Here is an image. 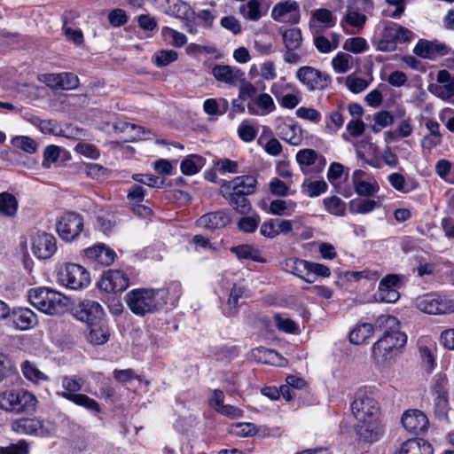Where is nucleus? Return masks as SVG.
<instances>
[{"label":"nucleus","mask_w":454,"mask_h":454,"mask_svg":"<svg viewBox=\"0 0 454 454\" xmlns=\"http://www.w3.org/2000/svg\"><path fill=\"white\" fill-rule=\"evenodd\" d=\"M351 411L357 423V435L365 442H376L382 434L378 402L366 393L359 391L351 403Z\"/></svg>","instance_id":"obj_1"},{"label":"nucleus","mask_w":454,"mask_h":454,"mask_svg":"<svg viewBox=\"0 0 454 454\" xmlns=\"http://www.w3.org/2000/svg\"><path fill=\"white\" fill-rule=\"evenodd\" d=\"M376 326L385 329L384 335L372 346V357L380 364L392 360L402 348L407 336L399 330V321L394 316L381 315L376 320Z\"/></svg>","instance_id":"obj_2"},{"label":"nucleus","mask_w":454,"mask_h":454,"mask_svg":"<svg viewBox=\"0 0 454 454\" xmlns=\"http://www.w3.org/2000/svg\"><path fill=\"white\" fill-rule=\"evenodd\" d=\"M257 180L254 176H239L231 181H223L221 184L220 194L229 205L238 213L247 215L251 210L247 195L256 190Z\"/></svg>","instance_id":"obj_3"},{"label":"nucleus","mask_w":454,"mask_h":454,"mask_svg":"<svg viewBox=\"0 0 454 454\" xmlns=\"http://www.w3.org/2000/svg\"><path fill=\"white\" fill-rule=\"evenodd\" d=\"M168 291L154 288H136L128 292L125 301L130 311L139 317L159 311L167 304Z\"/></svg>","instance_id":"obj_4"},{"label":"nucleus","mask_w":454,"mask_h":454,"mask_svg":"<svg viewBox=\"0 0 454 454\" xmlns=\"http://www.w3.org/2000/svg\"><path fill=\"white\" fill-rule=\"evenodd\" d=\"M28 300L35 308L48 315L62 313L67 304L66 296L46 287L30 289Z\"/></svg>","instance_id":"obj_5"},{"label":"nucleus","mask_w":454,"mask_h":454,"mask_svg":"<svg viewBox=\"0 0 454 454\" xmlns=\"http://www.w3.org/2000/svg\"><path fill=\"white\" fill-rule=\"evenodd\" d=\"M36 397L25 389H11L0 393V409L15 414L35 411Z\"/></svg>","instance_id":"obj_6"},{"label":"nucleus","mask_w":454,"mask_h":454,"mask_svg":"<svg viewBox=\"0 0 454 454\" xmlns=\"http://www.w3.org/2000/svg\"><path fill=\"white\" fill-rule=\"evenodd\" d=\"M412 37L413 33L408 28L396 23H390L383 28L380 38L376 43V48L380 51H394L399 43L410 42Z\"/></svg>","instance_id":"obj_7"},{"label":"nucleus","mask_w":454,"mask_h":454,"mask_svg":"<svg viewBox=\"0 0 454 454\" xmlns=\"http://www.w3.org/2000/svg\"><path fill=\"white\" fill-rule=\"evenodd\" d=\"M417 308L427 314L442 315L454 312V301L437 294H427L416 300Z\"/></svg>","instance_id":"obj_8"},{"label":"nucleus","mask_w":454,"mask_h":454,"mask_svg":"<svg viewBox=\"0 0 454 454\" xmlns=\"http://www.w3.org/2000/svg\"><path fill=\"white\" fill-rule=\"evenodd\" d=\"M59 281L67 287L74 290L89 286L90 278L89 272L81 265L67 263L59 272Z\"/></svg>","instance_id":"obj_9"},{"label":"nucleus","mask_w":454,"mask_h":454,"mask_svg":"<svg viewBox=\"0 0 454 454\" xmlns=\"http://www.w3.org/2000/svg\"><path fill=\"white\" fill-rule=\"evenodd\" d=\"M83 229V218L77 213L67 212L60 216L57 223V231L66 241L74 240Z\"/></svg>","instance_id":"obj_10"},{"label":"nucleus","mask_w":454,"mask_h":454,"mask_svg":"<svg viewBox=\"0 0 454 454\" xmlns=\"http://www.w3.org/2000/svg\"><path fill=\"white\" fill-rule=\"evenodd\" d=\"M296 77L309 90H324L332 81L328 74L309 66L300 67L296 72Z\"/></svg>","instance_id":"obj_11"},{"label":"nucleus","mask_w":454,"mask_h":454,"mask_svg":"<svg viewBox=\"0 0 454 454\" xmlns=\"http://www.w3.org/2000/svg\"><path fill=\"white\" fill-rule=\"evenodd\" d=\"M73 316L88 325L102 321L104 310L99 302L92 300H83L72 308Z\"/></svg>","instance_id":"obj_12"},{"label":"nucleus","mask_w":454,"mask_h":454,"mask_svg":"<svg viewBox=\"0 0 454 454\" xmlns=\"http://www.w3.org/2000/svg\"><path fill=\"white\" fill-rule=\"evenodd\" d=\"M428 90L444 101H454V76L447 70H440L436 82L430 84Z\"/></svg>","instance_id":"obj_13"},{"label":"nucleus","mask_w":454,"mask_h":454,"mask_svg":"<svg viewBox=\"0 0 454 454\" xmlns=\"http://www.w3.org/2000/svg\"><path fill=\"white\" fill-rule=\"evenodd\" d=\"M129 286V277L120 270H108L103 273L98 283L101 290L107 293H121Z\"/></svg>","instance_id":"obj_14"},{"label":"nucleus","mask_w":454,"mask_h":454,"mask_svg":"<svg viewBox=\"0 0 454 454\" xmlns=\"http://www.w3.org/2000/svg\"><path fill=\"white\" fill-rule=\"evenodd\" d=\"M296 160L305 175L310 170L316 173L321 172L326 164L325 158L313 149L300 150L296 154Z\"/></svg>","instance_id":"obj_15"},{"label":"nucleus","mask_w":454,"mask_h":454,"mask_svg":"<svg viewBox=\"0 0 454 454\" xmlns=\"http://www.w3.org/2000/svg\"><path fill=\"white\" fill-rule=\"evenodd\" d=\"M57 250L56 239L53 235L40 232L32 239V252L40 260L51 258Z\"/></svg>","instance_id":"obj_16"},{"label":"nucleus","mask_w":454,"mask_h":454,"mask_svg":"<svg viewBox=\"0 0 454 454\" xmlns=\"http://www.w3.org/2000/svg\"><path fill=\"white\" fill-rule=\"evenodd\" d=\"M401 422L407 432L415 435L424 433L429 424L426 414L417 409H411L404 411Z\"/></svg>","instance_id":"obj_17"},{"label":"nucleus","mask_w":454,"mask_h":454,"mask_svg":"<svg viewBox=\"0 0 454 454\" xmlns=\"http://www.w3.org/2000/svg\"><path fill=\"white\" fill-rule=\"evenodd\" d=\"M271 17L276 21L296 24L300 20L299 4L292 0L278 3L273 7Z\"/></svg>","instance_id":"obj_18"},{"label":"nucleus","mask_w":454,"mask_h":454,"mask_svg":"<svg viewBox=\"0 0 454 454\" xmlns=\"http://www.w3.org/2000/svg\"><path fill=\"white\" fill-rule=\"evenodd\" d=\"M450 51V48L447 44L438 41L420 40L414 48L415 54L428 59H435Z\"/></svg>","instance_id":"obj_19"},{"label":"nucleus","mask_w":454,"mask_h":454,"mask_svg":"<svg viewBox=\"0 0 454 454\" xmlns=\"http://www.w3.org/2000/svg\"><path fill=\"white\" fill-rule=\"evenodd\" d=\"M231 221V216L226 211L218 210L203 215L198 219L197 224L208 231H215L224 228Z\"/></svg>","instance_id":"obj_20"},{"label":"nucleus","mask_w":454,"mask_h":454,"mask_svg":"<svg viewBox=\"0 0 454 454\" xmlns=\"http://www.w3.org/2000/svg\"><path fill=\"white\" fill-rule=\"evenodd\" d=\"M212 74L218 82L231 86H237L243 80V76H245V73L239 67L228 65L215 66Z\"/></svg>","instance_id":"obj_21"},{"label":"nucleus","mask_w":454,"mask_h":454,"mask_svg":"<svg viewBox=\"0 0 454 454\" xmlns=\"http://www.w3.org/2000/svg\"><path fill=\"white\" fill-rule=\"evenodd\" d=\"M445 380L437 381L434 391L436 395L434 398V414L440 420H448V412L450 411L449 398L444 387Z\"/></svg>","instance_id":"obj_22"},{"label":"nucleus","mask_w":454,"mask_h":454,"mask_svg":"<svg viewBox=\"0 0 454 454\" xmlns=\"http://www.w3.org/2000/svg\"><path fill=\"white\" fill-rule=\"evenodd\" d=\"M86 257L102 265L109 266L115 259V252L104 244L95 245L84 250Z\"/></svg>","instance_id":"obj_23"},{"label":"nucleus","mask_w":454,"mask_h":454,"mask_svg":"<svg viewBox=\"0 0 454 454\" xmlns=\"http://www.w3.org/2000/svg\"><path fill=\"white\" fill-rule=\"evenodd\" d=\"M111 336L109 325L104 322H98L88 325L86 340L93 346H99L106 343Z\"/></svg>","instance_id":"obj_24"},{"label":"nucleus","mask_w":454,"mask_h":454,"mask_svg":"<svg viewBox=\"0 0 454 454\" xmlns=\"http://www.w3.org/2000/svg\"><path fill=\"white\" fill-rule=\"evenodd\" d=\"M318 23L323 24L325 28H329L335 25L336 19L331 11L325 8H319L311 12V18L309 25L313 33L319 32Z\"/></svg>","instance_id":"obj_25"},{"label":"nucleus","mask_w":454,"mask_h":454,"mask_svg":"<svg viewBox=\"0 0 454 454\" xmlns=\"http://www.w3.org/2000/svg\"><path fill=\"white\" fill-rule=\"evenodd\" d=\"M278 135L284 141L292 145H300L302 142V130L300 126L293 123H282L278 126Z\"/></svg>","instance_id":"obj_26"},{"label":"nucleus","mask_w":454,"mask_h":454,"mask_svg":"<svg viewBox=\"0 0 454 454\" xmlns=\"http://www.w3.org/2000/svg\"><path fill=\"white\" fill-rule=\"evenodd\" d=\"M12 317L14 325L20 330H27L36 324V315L27 308L14 309Z\"/></svg>","instance_id":"obj_27"},{"label":"nucleus","mask_w":454,"mask_h":454,"mask_svg":"<svg viewBox=\"0 0 454 454\" xmlns=\"http://www.w3.org/2000/svg\"><path fill=\"white\" fill-rule=\"evenodd\" d=\"M395 454H433V448L423 439H410L402 444Z\"/></svg>","instance_id":"obj_28"},{"label":"nucleus","mask_w":454,"mask_h":454,"mask_svg":"<svg viewBox=\"0 0 454 454\" xmlns=\"http://www.w3.org/2000/svg\"><path fill=\"white\" fill-rule=\"evenodd\" d=\"M83 380L82 379H76L74 376H63L61 377V386L63 391L58 392V395L71 401L74 396L80 394L82 390Z\"/></svg>","instance_id":"obj_29"},{"label":"nucleus","mask_w":454,"mask_h":454,"mask_svg":"<svg viewBox=\"0 0 454 454\" xmlns=\"http://www.w3.org/2000/svg\"><path fill=\"white\" fill-rule=\"evenodd\" d=\"M166 13L180 20L195 19V12L192 7L181 0H173L169 3Z\"/></svg>","instance_id":"obj_30"},{"label":"nucleus","mask_w":454,"mask_h":454,"mask_svg":"<svg viewBox=\"0 0 454 454\" xmlns=\"http://www.w3.org/2000/svg\"><path fill=\"white\" fill-rule=\"evenodd\" d=\"M283 43L286 50H299L302 43V34L299 27L280 28Z\"/></svg>","instance_id":"obj_31"},{"label":"nucleus","mask_w":454,"mask_h":454,"mask_svg":"<svg viewBox=\"0 0 454 454\" xmlns=\"http://www.w3.org/2000/svg\"><path fill=\"white\" fill-rule=\"evenodd\" d=\"M27 121L37 127L43 134L53 136H64V131L60 125L54 120H42L37 116H31Z\"/></svg>","instance_id":"obj_32"},{"label":"nucleus","mask_w":454,"mask_h":454,"mask_svg":"<svg viewBox=\"0 0 454 454\" xmlns=\"http://www.w3.org/2000/svg\"><path fill=\"white\" fill-rule=\"evenodd\" d=\"M373 333V326L369 323L356 325L349 333V340L356 345L363 344Z\"/></svg>","instance_id":"obj_33"},{"label":"nucleus","mask_w":454,"mask_h":454,"mask_svg":"<svg viewBox=\"0 0 454 454\" xmlns=\"http://www.w3.org/2000/svg\"><path fill=\"white\" fill-rule=\"evenodd\" d=\"M205 159L197 154H191L181 162V171L184 175L192 176L197 174L205 165Z\"/></svg>","instance_id":"obj_34"},{"label":"nucleus","mask_w":454,"mask_h":454,"mask_svg":"<svg viewBox=\"0 0 454 454\" xmlns=\"http://www.w3.org/2000/svg\"><path fill=\"white\" fill-rule=\"evenodd\" d=\"M254 104L261 109V114L257 113L254 106L248 105V111L252 114H268L276 109L275 103L270 95L261 93L254 98Z\"/></svg>","instance_id":"obj_35"},{"label":"nucleus","mask_w":454,"mask_h":454,"mask_svg":"<svg viewBox=\"0 0 454 454\" xmlns=\"http://www.w3.org/2000/svg\"><path fill=\"white\" fill-rule=\"evenodd\" d=\"M18 209L17 199L9 192L0 193V214L5 216H14Z\"/></svg>","instance_id":"obj_36"},{"label":"nucleus","mask_w":454,"mask_h":454,"mask_svg":"<svg viewBox=\"0 0 454 454\" xmlns=\"http://www.w3.org/2000/svg\"><path fill=\"white\" fill-rule=\"evenodd\" d=\"M353 57L346 52H338L332 59V66L335 73L345 74L353 67Z\"/></svg>","instance_id":"obj_37"},{"label":"nucleus","mask_w":454,"mask_h":454,"mask_svg":"<svg viewBox=\"0 0 454 454\" xmlns=\"http://www.w3.org/2000/svg\"><path fill=\"white\" fill-rule=\"evenodd\" d=\"M21 371L24 377L33 382L37 383L42 380H49L48 376L41 372L35 364L27 360L22 363Z\"/></svg>","instance_id":"obj_38"},{"label":"nucleus","mask_w":454,"mask_h":454,"mask_svg":"<svg viewBox=\"0 0 454 454\" xmlns=\"http://www.w3.org/2000/svg\"><path fill=\"white\" fill-rule=\"evenodd\" d=\"M325 210L334 215L342 216L346 211L345 202L337 196L327 197L323 200Z\"/></svg>","instance_id":"obj_39"},{"label":"nucleus","mask_w":454,"mask_h":454,"mask_svg":"<svg viewBox=\"0 0 454 454\" xmlns=\"http://www.w3.org/2000/svg\"><path fill=\"white\" fill-rule=\"evenodd\" d=\"M328 185L324 180H305L301 185V191L309 197H317L327 191Z\"/></svg>","instance_id":"obj_40"},{"label":"nucleus","mask_w":454,"mask_h":454,"mask_svg":"<svg viewBox=\"0 0 454 454\" xmlns=\"http://www.w3.org/2000/svg\"><path fill=\"white\" fill-rule=\"evenodd\" d=\"M244 292V287L240 286L234 285L232 286L230 292V295L225 309V314L227 316H233L236 314L239 299L243 296Z\"/></svg>","instance_id":"obj_41"},{"label":"nucleus","mask_w":454,"mask_h":454,"mask_svg":"<svg viewBox=\"0 0 454 454\" xmlns=\"http://www.w3.org/2000/svg\"><path fill=\"white\" fill-rule=\"evenodd\" d=\"M70 402L78 406L85 408L90 412L94 414H98L101 411L99 403L96 400L90 398L85 394L76 395L72 398Z\"/></svg>","instance_id":"obj_42"},{"label":"nucleus","mask_w":454,"mask_h":454,"mask_svg":"<svg viewBox=\"0 0 454 454\" xmlns=\"http://www.w3.org/2000/svg\"><path fill=\"white\" fill-rule=\"evenodd\" d=\"M178 53L174 50H161L156 51L153 56V62L158 67H163L176 61Z\"/></svg>","instance_id":"obj_43"},{"label":"nucleus","mask_w":454,"mask_h":454,"mask_svg":"<svg viewBox=\"0 0 454 454\" xmlns=\"http://www.w3.org/2000/svg\"><path fill=\"white\" fill-rule=\"evenodd\" d=\"M231 251L239 259H250L254 262H261L259 251L250 245L232 247Z\"/></svg>","instance_id":"obj_44"},{"label":"nucleus","mask_w":454,"mask_h":454,"mask_svg":"<svg viewBox=\"0 0 454 454\" xmlns=\"http://www.w3.org/2000/svg\"><path fill=\"white\" fill-rule=\"evenodd\" d=\"M14 148L20 149L27 153H35L37 150V143L29 137L18 136L12 139Z\"/></svg>","instance_id":"obj_45"},{"label":"nucleus","mask_w":454,"mask_h":454,"mask_svg":"<svg viewBox=\"0 0 454 454\" xmlns=\"http://www.w3.org/2000/svg\"><path fill=\"white\" fill-rule=\"evenodd\" d=\"M240 13L247 20H258L262 16L260 3L258 0H250L246 4L240 6Z\"/></svg>","instance_id":"obj_46"},{"label":"nucleus","mask_w":454,"mask_h":454,"mask_svg":"<svg viewBox=\"0 0 454 454\" xmlns=\"http://www.w3.org/2000/svg\"><path fill=\"white\" fill-rule=\"evenodd\" d=\"M380 206V202L374 200H361L358 201L352 200L350 204V211L357 214H368Z\"/></svg>","instance_id":"obj_47"},{"label":"nucleus","mask_w":454,"mask_h":454,"mask_svg":"<svg viewBox=\"0 0 454 454\" xmlns=\"http://www.w3.org/2000/svg\"><path fill=\"white\" fill-rule=\"evenodd\" d=\"M368 43L363 37L348 38L343 43V49L355 54L364 52L368 49Z\"/></svg>","instance_id":"obj_48"},{"label":"nucleus","mask_w":454,"mask_h":454,"mask_svg":"<svg viewBox=\"0 0 454 454\" xmlns=\"http://www.w3.org/2000/svg\"><path fill=\"white\" fill-rule=\"evenodd\" d=\"M345 84L351 92L361 93L368 88L370 82L364 78L350 74L346 77Z\"/></svg>","instance_id":"obj_49"},{"label":"nucleus","mask_w":454,"mask_h":454,"mask_svg":"<svg viewBox=\"0 0 454 454\" xmlns=\"http://www.w3.org/2000/svg\"><path fill=\"white\" fill-rule=\"evenodd\" d=\"M342 21L359 30L365 24L366 16L364 13L353 11L348 8L345 16L343 17Z\"/></svg>","instance_id":"obj_50"},{"label":"nucleus","mask_w":454,"mask_h":454,"mask_svg":"<svg viewBox=\"0 0 454 454\" xmlns=\"http://www.w3.org/2000/svg\"><path fill=\"white\" fill-rule=\"evenodd\" d=\"M161 33L166 38L171 39L170 43L175 47H182L187 43V37L184 33L171 27H164Z\"/></svg>","instance_id":"obj_51"},{"label":"nucleus","mask_w":454,"mask_h":454,"mask_svg":"<svg viewBox=\"0 0 454 454\" xmlns=\"http://www.w3.org/2000/svg\"><path fill=\"white\" fill-rule=\"evenodd\" d=\"M380 190L379 184L376 180L371 177L355 188L356 192L360 196H372Z\"/></svg>","instance_id":"obj_52"},{"label":"nucleus","mask_w":454,"mask_h":454,"mask_svg":"<svg viewBox=\"0 0 454 454\" xmlns=\"http://www.w3.org/2000/svg\"><path fill=\"white\" fill-rule=\"evenodd\" d=\"M274 322L278 330L287 333H294L298 328L295 322L288 317H283L279 314L274 316Z\"/></svg>","instance_id":"obj_53"},{"label":"nucleus","mask_w":454,"mask_h":454,"mask_svg":"<svg viewBox=\"0 0 454 454\" xmlns=\"http://www.w3.org/2000/svg\"><path fill=\"white\" fill-rule=\"evenodd\" d=\"M260 218L253 216H244L238 222L239 229L246 233H252L258 228Z\"/></svg>","instance_id":"obj_54"},{"label":"nucleus","mask_w":454,"mask_h":454,"mask_svg":"<svg viewBox=\"0 0 454 454\" xmlns=\"http://www.w3.org/2000/svg\"><path fill=\"white\" fill-rule=\"evenodd\" d=\"M257 129L247 122H241L238 128V134L244 142L253 141L257 135Z\"/></svg>","instance_id":"obj_55"},{"label":"nucleus","mask_w":454,"mask_h":454,"mask_svg":"<svg viewBox=\"0 0 454 454\" xmlns=\"http://www.w3.org/2000/svg\"><path fill=\"white\" fill-rule=\"evenodd\" d=\"M297 117L310 121L314 123H318L321 121V114L311 107L301 106L296 110Z\"/></svg>","instance_id":"obj_56"},{"label":"nucleus","mask_w":454,"mask_h":454,"mask_svg":"<svg viewBox=\"0 0 454 454\" xmlns=\"http://www.w3.org/2000/svg\"><path fill=\"white\" fill-rule=\"evenodd\" d=\"M239 98L246 100L247 98H253L257 93L256 87L250 82L247 81L245 76L243 80L239 82Z\"/></svg>","instance_id":"obj_57"},{"label":"nucleus","mask_w":454,"mask_h":454,"mask_svg":"<svg viewBox=\"0 0 454 454\" xmlns=\"http://www.w3.org/2000/svg\"><path fill=\"white\" fill-rule=\"evenodd\" d=\"M61 90H74L79 85V79L76 74L70 72L61 73L59 81Z\"/></svg>","instance_id":"obj_58"},{"label":"nucleus","mask_w":454,"mask_h":454,"mask_svg":"<svg viewBox=\"0 0 454 454\" xmlns=\"http://www.w3.org/2000/svg\"><path fill=\"white\" fill-rule=\"evenodd\" d=\"M132 178L136 182L148 185L150 187H160L163 184L162 178L153 175L135 174L132 176Z\"/></svg>","instance_id":"obj_59"},{"label":"nucleus","mask_w":454,"mask_h":454,"mask_svg":"<svg viewBox=\"0 0 454 454\" xmlns=\"http://www.w3.org/2000/svg\"><path fill=\"white\" fill-rule=\"evenodd\" d=\"M451 170V163L447 160H439L436 162L435 165V173L443 180L454 184V177L453 179L449 178V175Z\"/></svg>","instance_id":"obj_60"},{"label":"nucleus","mask_w":454,"mask_h":454,"mask_svg":"<svg viewBox=\"0 0 454 454\" xmlns=\"http://www.w3.org/2000/svg\"><path fill=\"white\" fill-rule=\"evenodd\" d=\"M309 273L311 274L313 279V283L317 280L318 277L326 278L331 275V270L329 267L325 264L317 263L310 262Z\"/></svg>","instance_id":"obj_61"},{"label":"nucleus","mask_w":454,"mask_h":454,"mask_svg":"<svg viewBox=\"0 0 454 454\" xmlns=\"http://www.w3.org/2000/svg\"><path fill=\"white\" fill-rule=\"evenodd\" d=\"M326 122V129L330 131H336L340 129L344 123V118L340 111H333Z\"/></svg>","instance_id":"obj_62"},{"label":"nucleus","mask_w":454,"mask_h":454,"mask_svg":"<svg viewBox=\"0 0 454 454\" xmlns=\"http://www.w3.org/2000/svg\"><path fill=\"white\" fill-rule=\"evenodd\" d=\"M39 426V421L31 419H22L17 422V429L25 434L35 433Z\"/></svg>","instance_id":"obj_63"},{"label":"nucleus","mask_w":454,"mask_h":454,"mask_svg":"<svg viewBox=\"0 0 454 454\" xmlns=\"http://www.w3.org/2000/svg\"><path fill=\"white\" fill-rule=\"evenodd\" d=\"M278 223L276 219H270L262 223L260 232L262 236L273 239L278 235Z\"/></svg>","instance_id":"obj_64"}]
</instances>
